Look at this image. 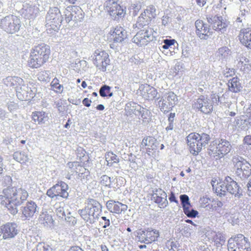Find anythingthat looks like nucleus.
Returning a JSON list of instances; mask_svg holds the SVG:
<instances>
[{"instance_id": "nucleus-1", "label": "nucleus", "mask_w": 251, "mask_h": 251, "mask_svg": "<svg viewBox=\"0 0 251 251\" xmlns=\"http://www.w3.org/2000/svg\"><path fill=\"white\" fill-rule=\"evenodd\" d=\"M27 191L22 187L8 186L0 194V204L12 215L18 213V207L28 198Z\"/></svg>"}, {"instance_id": "nucleus-2", "label": "nucleus", "mask_w": 251, "mask_h": 251, "mask_svg": "<svg viewBox=\"0 0 251 251\" xmlns=\"http://www.w3.org/2000/svg\"><path fill=\"white\" fill-rule=\"evenodd\" d=\"M50 55L49 46L44 43L35 46L30 50L27 66L31 69H38L49 62Z\"/></svg>"}, {"instance_id": "nucleus-3", "label": "nucleus", "mask_w": 251, "mask_h": 251, "mask_svg": "<svg viewBox=\"0 0 251 251\" xmlns=\"http://www.w3.org/2000/svg\"><path fill=\"white\" fill-rule=\"evenodd\" d=\"M210 140L209 135L205 133L192 132L186 138L188 150L194 156L198 155Z\"/></svg>"}, {"instance_id": "nucleus-4", "label": "nucleus", "mask_w": 251, "mask_h": 251, "mask_svg": "<svg viewBox=\"0 0 251 251\" xmlns=\"http://www.w3.org/2000/svg\"><path fill=\"white\" fill-rule=\"evenodd\" d=\"M100 204L96 200L89 199L87 205L78 210L80 217L87 223L92 224L97 218Z\"/></svg>"}, {"instance_id": "nucleus-5", "label": "nucleus", "mask_w": 251, "mask_h": 251, "mask_svg": "<svg viewBox=\"0 0 251 251\" xmlns=\"http://www.w3.org/2000/svg\"><path fill=\"white\" fill-rule=\"evenodd\" d=\"M105 12L110 18L116 21L124 18L126 14V8L119 3L118 0H107L103 5Z\"/></svg>"}, {"instance_id": "nucleus-6", "label": "nucleus", "mask_w": 251, "mask_h": 251, "mask_svg": "<svg viewBox=\"0 0 251 251\" xmlns=\"http://www.w3.org/2000/svg\"><path fill=\"white\" fill-rule=\"evenodd\" d=\"M20 19L14 15H9L0 19V28L8 34L18 32L21 27Z\"/></svg>"}, {"instance_id": "nucleus-7", "label": "nucleus", "mask_w": 251, "mask_h": 251, "mask_svg": "<svg viewBox=\"0 0 251 251\" xmlns=\"http://www.w3.org/2000/svg\"><path fill=\"white\" fill-rule=\"evenodd\" d=\"M77 158L79 161L69 162L67 164L68 167L73 169L72 172L76 174H81L83 173L81 169L89 160V156L86 151L82 148H78L76 150Z\"/></svg>"}, {"instance_id": "nucleus-8", "label": "nucleus", "mask_w": 251, "mask_h": 251, "mask_svg": "<svg viewBox=\"0 0 251 251\" xmlns=\"http://www.w3.org/2000/svg\"><path fill=\"white\" fill-rule=\"evenodd\" d=\"M68 189V185L65 182L61 181L48 189L47 195L51 199L56 200L59 198L67 199L69 197Z\"/></svg>"}, {"instance_id": "nucleus-9", "label": "nucleus", "mask_w": 251, "mask_h": 251, "mask_svg": "<svg viewBox=\"0 0 251 251\" xmlns=\"http://www.w3.org/2000/svg\"><path fill=\"white\" fill-rule=\"evenodd\" d=\"M127 38L126 30L121 26H117L111 29L106 35V41L111 48L116 43H122Z\"/></svg>"}, {"instance_id": "nucleus-10", "label": "nucleus", "mask_w": 251, "mask_h": 251, "mask_svg": "<svg viewBox=\"0 0 251 251\" xmlns=\"http://www.w3.org/2000/svg\"><path fill=\"white\" fill-rule=\"evenodd\" d=\"M250 242L243 235L239 234L233 238H230L228 241V251H238L250 247Z\"/></svg>"}, {"instance_id": "nucleus-11", "label": "nucleus", "mask_w": 251, "mask_h": 251, "mask_svg": "<svg viewBox=\"0 0 251 251\" xmlns=\"http://www.w3.org/2000/svg\"><path fill=\"white\" fill-rule=\"evenodd\" d=\"M93 61L100 71L105 72L106 67L110 65V60L106 51L97 50L94 52Z\"/></svg>"}, {"instance_id": "nucleus-12", "label": "nucleus", "mask_w": 251, "mask_h": 251, "mask_svg": "<svg viewBox=\"0 0 251 251\" xmlns=\"http://www.w3.org/2000/svg\"><path fill=\"white\" fill-rule=\"evenodd\" d=\"M159 236L158 230L154 229L139 230L137 233L136 237L141 243L150 244L157 240Z\"/></svg>"}, {"instance_id": "nucleus-13", "label": "nucleus", "mask_w": 251, "mask_h": 251, "mask_svg": "<svg viewBox=\"0 0 251 251\" xmlns=\"http://www.w3.org/2000/svg\"><path fill=\"white\" fill-rule=\"evenodd\" d=\"M197 36L202 40H207L212 34L209 25L202 20L198 19L195 23Z\"/></svg>"}, {"instance_id": "nucleus-14", "label": "nucleus", "mask_w": 251, "mask_h": 251, "mask_svg": "<svg viewBox=\"0 0 251 251\" xmlns=\"http://www.w3.org/2000/svg\"><path fill=\"white\" fill-rule=\"evenodd\" d=\"M216 148L213 149L214 151V156L217 158H221L227 154L231 150V146L230 143L225 139H221L218 141H216Z\"/></svg>"}, {"instance_id": "nucleus-15", "label": "nucleus", "mask_w": 251, "mask_h": 251, "mask_svg": "<svg viewBox=\"0 0 251 251\" xmlns=\"http://www.w3.org/2000/svg\"><path fill=\"white\" fill-rule=\"evenodd\" d=\"M158 146L157 139L151 136L145 137L141 142V147L146 151L149 155L153 154L156 152Z\"/></svg>"}, {"instance_id": "nucleus-16", "label": "nucleus", "mask_w": 251, "mask_h": 251, "mask_svg": "<svg viewBox=\"0 0 251 251\" xmlns=\"http://www.w3.org/2000/svg\"><path fill=\"white\" fill-rule=\"evenodd\" d=\"M3 239L14 238L18 233L17 225L14 222H8L2 225L0 228Z\"/></svg>"}, {"instance_id": "nucleus-17", "label": "nucleus", "mask_w": 251, "mask_h": 251, "mask_svg": "<svg viewBox=\"0 0 251 251\" xmlns=\"http://www.w3.org/2000/svg\"><path fill=\"white\" fill-rule=\"evenodd\" d=\"M151 33L149 31V27H144L133 37L132 41L138 45H147L151 40Z\"/></svg>"}, {"instance_id": "nucleus-18", "label": "nucleus", "mask_w": 251, "mask_h": 251, "mask_svg": "<svg viewBox=\"0 0 251 251\" xmlns=\"http://www.w3.org/2000/svg\"><path fill=\"white\" fill-rule=\"evenodd\" d=\"M193 105L195 108L205 114H209L213 110V105L209 102V100L203 96H201Z\"/></svg>"}, {"instance_id": "nucleus-19", "label": "nucleus", "mask_w": 251, "mask_h": 251, "mask_svg": "<svg viewBox=\"0 0 251 251\" xmlns=\"http://www.w3.org/2000/svg\"><path fill=\"white\" fill-rule=\"evenodd\" d=\"M37 208L38 206L34 201H28L21 207L22 218L25 220H29L32 218L37 212Z\"/></svg>"}, {"instance_id": "nucleus-20", "label": "nucleus", "mask_w": 251, "mask_h": 251, "mask_svg": "<svg viewBox=\"0 0 251 251\" xmlns=\"http://www.w3.org/2000/svg\"><path fill=\"white\" fill-rule=\"evenodd\" d=\"M151 200L160 208L167 206L168 201L167 200V194L161 188H155L152 191Z\"/></svg>"}, {"instance_id": "nucleus-21", "label": "nucleus", "mask_w": 251, "mask_h": 251, "mask_svg": "<svg viewBox=\"0 0 251 251\" xmlns=\"http://www.w3.org/2000/svg\"><path fill=\"white\" fill-rule=\"evenodd\" d=\"M177 100V96L174 92H168L160 106L161 110L164 113L168 112L172 109Z\"/></svg>"}, {"instance_id": "nucleus-22", "label": "nucleus", "mask_w": 251, "mask_h": 251, "mask_svg": "<svg viewBox=\"0 0 251 251\" xmlns=\"http://www.w3.org/2000/svg\"><path fill=\"white\" fill-rule=\"evenodd\" d=\"M82 11L77 6H72L70 10H67L65 14V20L66 23H69L72 21L78 22L83 18Z\"/></svg>"}, {"instance_id": "nucleus-23", "label": "nucleus", "mask_w": 251, "mask_h": 251, "mask_svg": "<svg viewBox=\"0 0 251 251\" xmlns=\"http://www.w3.org/2000/svg\"><path fill=\"white\" fill-rule=\"evenodd\" d=\"M156 16V9L153 5H150L141 13L138 18V23L141 25H148Z\"/></svg>"}, {"instance_id": "nucleus-24", "label": "nucleus", "mask_w": 251, "mask_h": 251, "mask_svg": "<svg viewBox=\"0 0 251 251\" xmlns=\"http://www.w3.org/2000/svg\"><path fill=\"white\" fill-rule=\"evenodd\" d=\"M235 167L236 173L241 177H247L251 174V165L245 159L237 161Z\"/></svg>"}, {"instance_id": "nucleus-25", "label": "nucleus", "mask_w": 251, "mask_h": 251, "mask_svg": "<svg viewBox=\"0 0 251 251\" xmlns=\"http://www.w3.org/2000/svg\"><path fill=\"white\" fill-rule=\"evenodd\" d=\"M108 210L112 213L121 214L125 212L127 209V205L119 201L109 200L106 203Z\"/></svg>"}, {"instance_id": "nucleus-26", "label": "nucleus", "mask_w": 251, "mask_h": 251, "mask_svg": "<svg viewBox=\"0 0 251 251\" xmlns=\"http://www.w3.org/2000/svg\"><path fill=\"white\" fill-rule=\"evenodd\" d=\"M213 189L218 196L220 197L226 195L227 192L226 177L224 181L220 178H214L211 181Z\"/></svg>"}, {"instance_id": "nucleus-27", "label": "nucleus", "mask_w": 251, "mask_h": 251, "mask_svg": "<svg viewBox=\"0 0 251 251\" xmlns=\"http://www.w3.org/2000/svg\"><path fill=\"white\" fill-rule=\"evenodd\" d=\"M237 37L242 46L251 50V28L248 27L241 29Z\"/></svg>"}, {"instance_id": "nucleus-28", "label": "nucleus", "mask_w": 251, "mask_h": 251, "mask_svg": "<svg viewBox=\"0 0 251 251\" xmlns=\"http://www.w3.org/2000/svg\"><path fill=\"white\" fill-rule=\"evenodd\" d=\"M16 91L18 98L21 100H28L33 97L32 91L26 85H21L19 87H17Z\"/></svg>"}, {"instance_id": "nucleus-29", "label": "nucleus", "mask_w": 251, "mask_h": 251, "mask_svg": "<svg viewBox=\"0 0 251 251\" xmlns=\"http://www.w3.org/2000/svg\"><path fill=\"white\" fill-rule=\"evenodd\" d=\"M207 22L214 30L222 31L227 27V25L224 22L222 16H212L207 18Z\"/></svg>"}, {"instance_id": "nucleus-30", "label": "nucleus", "mask_w": 251, "mask_h": 251, "mask_svg": "<svg viewBox=\"0 0 251 251\" xmlns=\"http://www.w3.org/2000/svg\"><path fill=\"white\" fill-rule=\"evenodd\" d=\"M39 11V8L35 5L26 4L22 9V13L26 19L35 18Z\"/></svg>"}, {"instance_id": "nucleus-31", "label": "nucleus", "mask_w": 251, "mask_h": 251, "mask_svg": "<svg viewBox=\"0 0 251 251\" xmlns=\"http://www.w3.org/2000/svg\"><path fill=\"white\" fill-rule=\"evenodd\" d=\"M227 192L235 197H240L242 195V189L237 183L233 180L230 177H226Z\"/></svg>"}, {"instance_id": "nucleus-32", "label": "nucleus", "mask_w": 251, "mask_h": 251, "mask_svg": "<svg viewBox=\"0 0 251 251\" xmlns=\"http://www.w3.org/2000/svg\"><path fill=\"white\" fill-rule=\"evenodd\" d=\"M141 94L143 97L148 100H152L157 96V90L153 87L146 84L140 87Z\"/></svg>"}, {"instance_id": "nucleus-33", "label": "nucleus", "mask_w": 251, "mask_h": 251, "mask_svg": "<svg viewBox=\"0 0 251 251\" xmlns=\"http://www.w3.org/2000/svg\"><path fill=\"white\" fill-rule=\"evenodd\" d=\"M228 90L231 92L237 93L241 91L242 89V84L240 79L237 76L230 79L227 83Z\"/></svg>"}, {"instance_id": "nucleus-34", "label": "nucleus", "mask_w": 251, "mask_h": 251, "mask_svg": "<svg viewBox=\"0 0 251 251\" xmlns=\"http://www.w3.org/2000/svg\"><path fill=\"white\" fill-rule=\"evenodd\" d=\"M47 113L41 111H35L32 113L31 119L35 123L38 125H42L48 120Z\"/></svg>"}, {"instance_id": "nucleus-35", "label": "nucleus", "mask_w": 251, "mask_h": 251, "mask_svg": "<svg viewBox=\"0 0 251 251\" xmlns=\"http://www.w3.org/2000/svg\"><path fill=\"white\" fill-rule=\"evenodd\" d=\"M61 19V15L59 9L57 7H53L50 9L46 16V22L50 24L51 20H58Z\"/></svg>"}, {"instance_id": "nucleus-36", "label": "nucleus", "mask_w": 251, "mask_h": 251, "mask_svg": "<svg viewBox=\"0 0 251 251\" xmlns=\"http://www.w3.org/2000/svg\"><path fill=\"white\" fill-rule=\"evenodd\" d=\"M40 220L45 226H50L53 224L54 220L51 214L48 212H43L40 216Z\"/></svg>"}, {"instance_id": "nucleus-37", "label": "nucleus", "mask_w": 251, "mask_h": 251, "mask_svg": "<svg viewBox=\"0 0 251 251\" xmlns=\"http://www.w3.org/2000/svg\"><path fill=\"white\" fill-rule=\"evenodd\" d=\"M6 85L14 86L16 90L17 87H19L23 82L22 78L18 76H10L6 78Z\"/></svg>"}, {"instance_id": "nucleus-38", "label": "nucleus", "mask_w": 251, "mask_h": 251, "mask_svg": "<svg viewBox=\"0 0 251 251\" xmlns=\"http://www.w3.org/2000/svg\"><path fill=\"white\" fill-rule=\"evenodd\" d=\"M105 160L107 165L112 166L115 163H118L119 161V158L116 154L112 151H108L105 154Z\"/></svg>"}, {"instance_id": "nucleus-39", "label": "nucleus", "mask_w": 251, "mask_h": 251, "mask_svg": "<svg viewBox=\"0 0 251 251\" xmlns=\"http://www.w3.org/2000/svg\"><path fill=\"white\" fill-rule=\"evenodd\" d=\"M51 89L57 94H61L63 91V86L59 83L58 78L55 77L50 83Z\"/></svg>"}, {"instance_id": "nucleus-40", "label": "nucleus", "mask_w": 251, "mask_h": 251, "mask_svg": "<svg viewBox=\"0 0 251 251\" xmlns=\"http://www.w3.org/2000/svg\"><path fill=\"white\" fill-rule=\"evenodd\" d=\"M183 212L187 217L190 218H195L198 214V212L191 209L190 203L182 205Z\"/></svg>"}, {"instance_id": "nucleus-41", "label": "nucleus", "mask_w": 251, "mask_h": 251, "mask_svg": "<svg viewBox=\"0 0 251 251\" xmlns=\"http://www.w3.org/2000/svg\"><path fill=\"white\" fill-rule=\"evenodd\" d=\"M14 158L21 164L25 163L28 160L27 155L24 152L16 151L14 153Z\"/></svg>"}, {"instance_id": "nucleus-42", "label": "nucleus", "mask_w": 251, "mask_h": 251, "mask_svg": "<svg viewBox=\"0 0 251 251\" xmlns=\"http://www.w3.org/2000/svg\"><path fill=\"white\" fill-rule=\"evenodd\" d=\"M100 95L102 97H111L113 93L111 92V87L108 85L102 86L100 90Z\"/></svg>"}, {"instance_id": "nucleus-43", "label": "nucleus", "mask_w": 251, "mask_h": 251, "mask_svg": "<svg viewBox=\"0 0 251 251\" xmlns=\"http://www.w3.org/2000/svg\"><path fill=\"white\" fill-rule=\"evenodd\" d=\"M62 22V19H58L53 20H51V22H50V24L49 22H46V26L47 27H48L50 29H51L54 31H56L58 30L61 25Z\"/></svg>"}, {"instance_id": "nucleus-44", "label": "nucleus", "mask_w": 251, "mask_h": 251, "mask_svg": "<svg viewBox=\"0 0 251 251\" xmlns=\"http://www.w3.org/2000/svg\"><path fill=\"white\" fill-rule=\"evenodd\" d=\"M243 120L251 125V104H250L244 111V115H242Z\"/></svg>"}, {"instance_id": "nucleus-45", "label": "nucleus", "mask_w": 251, "mask_h": 251, "mask_svg": "<svg viewBox=\"0 0 251 251\" xmlns=\"http://www.w3.org/2000/svg\"><path fill=\"white\" fill-rule=\"evenodd\" d=\"M141 7L142 5L140 3H132L129 7V10L130 12L132 13L133 16H136Z\"/></svg>"}, {"instance_id": "nucleus-46", "label": "nucleus", "mask_w": 251, "mask_h": 251, "mask_svg": "<svg viewBox=\"0 0 251 251\" xmlns=\"http://www.w3.org/2000/svg\"><path fill=\"white\" fill-rule=\"evenodd\" d=\"M100 183L102 185L109 188L114 187L111 181V178L107 176L104 175L101 177Z\"/></svg>"}, {"instance_id": "nucleus-47", "label": "nucleus", "mask_w": 251, "mask_h": 251, "mask_svg": "<svg viewBox=\"0 0 251 251\" xmlns=\"http://www.w3.org/2000/svg\"><path fill=\"white\" fill-rule=\"evenodd\" d=\"M36 251H53L52 248L47 244L44 242L38 243L36 247Z\"/></svg>"}, {"instance_id": "nucleus-48", "label": "nucleus", "mask_w": 251, "mask_h": 251, "mask_svg": "<svg viewBox=\"0 0 251 251\" xmlns=\"http://www.w3.org/2000/svg\"><path fill=\"white\" fill-rule=\"evenodd\" d=\"M55 214L57 218H55V220H60L63 219L65 217V213L63 207H59L55 210Z\"/></svg>"}, {"instance_id": "nucleus-49", "label": "nucleus", "mask_w": 251, "mask_h": 251, "mask_svg": "<svg viewBox=\"0 0 251 251\" xmlns=\"http://www.w3.org/2000/svg\"><path fill=\"white\" fill-rule=\"evenodd\" d=\"M223 206V203L219 200H214L212 204L209 206V208L212 211H216L221 208Z\"/></svg>"}, {"instance_id": "nucleus-50", "label": "nucleus", "mask_w": 251, "mask_h": 251, "mask_svg": "<svg viewBox=\"0 0 251 251\" xmlns=\"http://www.w3.org/2000/svg\"><path fill=\"white\" fill-rule=\"evenodd\" d=\"M38 78L39 80L46 81L49 79V74L46 71H42L38 74Z\"/></svg>"}, {"instance_id": "nucleus-51", "label": "nucleus", "mask_w": 251, "mask_h": 251, "mask_svg": "<svg viewBox=\"0 0 251 251\" xmlns=\"http://www.w3.org/2000/svg\"><path fill=\"white\" fill-rule=\"evenodd\" d=\"M230 52V50L227 47H223L219 49L218 52L222 56L224 57L227 56Z\"/></svg>"}, {"instance_id": "nucleus-52", "label": "nucleus", "mask_w": 251, "mask_h": 251, "mask_svg": "<svg viewBox=\"0 0 251 251\" xmlns=\"http://www.w3.org/2000/svg\"><path fill=\"white\" fill-rule=\"evenodd\" d=\"M163 43H164V45L162 46V48L163 49H168L170 47H171L172 45H174L175 43V40L174 39H165L163 41Z\"/></svg>"}, {"instance_id": "nucleus-53", "label": "nucleus", "mask_w": 251, "mask_h": 251, "mask_svg": "<svg viewBox=\"0 0 251 251\" xmlns=\"http://www.w3.org/2000/svg\"><path fill=\"white\" fill-rule=\"evenodd\" d=\"M180 199L182 205L183 204L190 203L189 197L186 195L184 194L180 195Z\"/></svg>"}, {"instance_id": "nucleus-54", "label": "nucleus", "mask_w": 251, "mask_h": 251, "mask_svg": "<svg viewBox=\"0 0 251 251\" xmlns=\"http://www.w3.org/2000/svg\"><path fill=\"white\" fill-rule=\"evenodd\" d=\"M210 98L213 103H218L220 101V98L216 93H212Z\"/></svg>"}, {"instance_id": "nucleus-55", "label": "nucleus", "mask_w": 251, "mask_h": 251, "mask_svg": "<svg viewBox=\"0 0 251 251\" xmlns=\"http://www.w3.org/2000/svg\"><path fill=\"white\" fill-rule=\"evenodd\" d=\"M243 143L245 145L251 146V135L245 136L243 139Z\"/></svg>"}, {"instance_id": "nucleus-56", "label": "nucleus", "mask_w": 251, "mask_h": 251, "mask_svg": "<svg viewBox=\"0 0 251 251\" xmlns=\"http://www.w3.org/2000/svg\"><path fill=\"white\" fill-rule=\"evenodd\" d=\"M209 201V199L207 198H203L202 199H201V204L202 205L203 207H207L210 206L209 204H206L208 202V201Z\"/></svg>"}, {"instance_id": "nucleus-57", "label": "nucleus", "mask_w": 251, "mask_h": 251, "mask_svg": "<svg viewBox=\"0 0 251 251\" xmlns=\"http://www.w3.org/2000/svg\"><path fill=\"white\" fill-rule=\"evenodd\" d=\"M92 101L88 98H85L82 100V103L86 107H89L91 105Z\"/></svg>"}, {"instance_id": "nucleus-58", "label": "nucleus", "mask_w": 251, "mask_h": 251, "mask_svg": "<svg viewBox=\"0 0 251 251\" xmlns=\"http://www.w3.org/2000/svg\"><path fill=\"white\" fill-rule=\"evenodd\" d=\"M101 219L104 222V225H103V227L105 228L110 225V221L109 219H107L105 217H102Z\"/></svg>"}, {"instance_id": "nucleus-59", "label": "nucleus", "mask_w": 251, "mask_h": 251, "mask_svg": "<svg viewBox=\"0 0 251 251\" xmlns=\"http://www.w3.org/2000/svg\"><path fill=\"white\" fill-rule=\"evenodd\" d=\"M197 4L200 7L203 6L206 3V0H196Z\"/></svg>"}, {"instance_id": "nucleus-60", "label": "nucleus", "mask_w": 251, "mask_h": 251, "mask_svg": "<svg viewBox=\"0 0 251 251\" xmlns=\"http://www.w3.org/2000/svg\"><path fill=\"white\" fill-rule=\"evenodd\" d=\"M234 73H235V72H234V69H228V72H226V73H225V75L227 77L232 76V75H233L234 74Z\"/></svg>"}, {"instance_id": "nucleus-61", "label": "nucleus", "mask_w": 251, "mask_h": 251, "mask_svg": "<svg viewBox=\"0 0 251 251\" xmlns=\"http://www.w3.org/2000/svg\"><path fill=\"white\" fill-rule=\"evenodd\" d=\"M69 251H84L81 248L78 246L72 247Z\"/></svg>"}, {"instance_id": "nucleus-62", "label": "nucleus", "mask_w": 251, "mask_h": 251, "mask_svg": "<svg viewBox=\"0 0 251 251\" xmlns=\"http://www.w3.org/2000/svg\"><path fill=\"white\" fill-rule=\"evenodd\" d=\"M175 117V113H171L168 117V121L169 123H173L174 122V119Z\"/></svg>"}, {"instance_id": "nucleus-63", "label": "nucleus", "mask_w": 251, "mask_h": 251, "mask_svg": "<svg viewBox=\"0 0 251 251\" xmlns=\"http://www.w3.org/2000/svg\"><path fill=\"white\" fill-rule=\"evenodd\" d=\"M169 200L171 202H177V201L176 200L175 194L173 192H172L170 195V196L169 197Z\"/></svg>"}, {"instance_id": "nucleus-64", "label": "nucleus", "mask_w": 251, "mask_h": 251, "mask_svg": "<svg viewBox=\"0 0 251 251\" xmlns=\"http://www.w3.org/2000/svg\"><path fill=\"white\" fill-rule=\"evenodd\" d=\"M100 249L101 251H109V250L107 246L104 244H101L100 246Z\"/></svg>"}]
</instances>
